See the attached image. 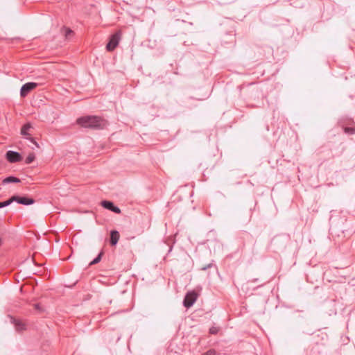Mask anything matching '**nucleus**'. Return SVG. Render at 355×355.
<instances>
[{
    "instance_id": "f257e3e1",
    "label": "nucleus",
    "mask_w": 355,
    "mask_h": 355,
    "mask_svg": "<svg viewBox=\"0 0 355 355\" xmlns=\"http://www.w3.org/2000/svg\"><path fill=\"white\" fill-rule=\"evenodd\" d=\"M77 123L85 128L103 129L107 125V121L96 116H85L78 118Z\"/></svg>"
},
{
    "instance_id": "f03ea898",
    "label": "nucleus",
    "mask_w": 355,
    "mask_h": 355,
    "mask_svg": "<svg viewBox=\"0 0 355 355\" xmlns=\"http://www.w3.org/2000/svg\"><path fill=\"white\" fill-rule=\"evenodd\" d=\"M33 128L30 123H25L21 129V134L26 138L29 140L31 143H33L37 148H39L38 144L36 142L35 139L31 137L32 133L31 132V130Z\"/></svg>"
},
{
    "instance_id": "7ed1b4c3",
    "label": "nucleus",
    "mask_w": 355,
    "mask_h": 355,
    "mask_svg": "<svg viewBox=\"0 0 355 355\" xmlns=\"http://www.w3.org/2000/svg\"><path fill=\"white\" fill-rule=\"evenodd\" d=\"M10 200L12 202H17L19 204L24 205H30L34 203L35 200L32 198H29L26 196H17L15 195L10 198Z\"/></svg>"
},
{
    "instance_id": "20e7f679",
    "label": "nucleus",
    "mask_w": 355,
    "mask_h": 355,
    "mask_svg": "<svg viewBox=\"0 0 355 355\" xmlns=\"http://www.w3.org/2000/svg\"><path fill=\"white\" fill-rule=\"evenodd\" d=\"M198 298V295L195 291L188 292L183 300V305L186 308H190L196 302Z\"/></svg>"
},
{
    "instance_id": "39448f33",
    "label": "nucleus",
    "mask_w": 355,
    "mask_h": 355,
    "mask_svg": "<svg viewBox=\"0 0 355 355\" xmlns=\"http://www.w3.org/2000/svg\"><path fill=\"white\" fill-rule=\"evenodd\" d=\"M120 40L119 33H115L110 37L109 42L106 45L107 51H112L118 46Z\"/></svg>"
},
{
    "instance_id": "423d86ee",
    "label": "nucleus",
    "mask_w": 355,
    "mask_h": 355,
    "mask_svg": "<svg viewBox=\"0 0 355 355\" xmlns=\"http://www.w3.org/2000/svg\"><path fill=\"white\" fill-rule=\"evenodd\" d=\"M8 317L10 319L11 324H14L15 330L18 332L23 331L26 329V325L24 322L19 319H16L13 316L8 315Z\"/></svg>"
},
{
    "instance_id": "0eeeda50",
    "label": "nucleus",
    "mask_w": 355,
    "mask_h": 355,
    "mask_svg": "<svg viewBox=\"0 0 355 355\" xmlns=\"http://www.w3.org/2000/svg\"><path fill=\"white\" fill-rule=\"evenodd\" d=\"M37 83L29 82L22 85L20 89V95L21 97H25L28 94L37 87Z\"/></svg>"
},
{
    "instance_id": "6e6552de",
    "label": "nucleus",
    "mask_w": 355,
    "mask_h": 355,
    "mask_svg": "<svg viewBox=\"0 0 355 355\" xmlns=\"http://www.w3.org/2000/svg\"><path fill=\"white\" fill-rule=\"evenodd\" d=\"M6 158L10 163L18 162L22 159V157L19 153L12 150L6 152Z\"/></svg>"
},
{
    "instance_id": "1a4fd4ad",
    "label": "nucleus",
    "mask_w": 355,
    "mask_h": 355,
    "mask_svg": "<svg viewBox=\"0 0 355 355\" xmlns=\"http://www.w3.org/2000/svg\"><path fill=\"white\" fill-rule=\"evenodd\" d=\"M102 207L106 209L112 211L116 214H119L121 212L120 209L114 205V204L110 200H103L101 202Z\"/></svg>"
},
{
    "instance_id": "9d476101",
    "label": "nucleus",
    "mask_w": 355,
    "mask_h": 355,
    "mask_svg": "<svg viewBox=\"0 0 355 355\" xmlns=\"http://www.w3.org/2000/svg\"><path fill=\"white\" fill-rule=\"evenodd\" d=\"M119 239V233L116 230H112L110 232V242L111 245L114 246L117 244Z\"/></svg>"
},
{
    "instance_id": "9b49d317",
    "label": "nucleus",
    "mask_w": 355,
    "mask_h": 355,
    "mask_svg": "<svg viewBox=\"0 0 355 355\" xmlns=\"http://www.w3.org/2000/svg\"><path fill=\"white\" fill-rule=\"evenodd\" d=\"M20 182H21V180L16 177L8 176V177H6V178H4L2 182L3 184H9V183H18Z\"/></svg>"
},
{
    "instance_id": "f8f14e48",
    "label": "nucleus",
    "mask_w": 355,
    "mask_h": 355,
    "mask_svg": "<svg viewBox=\"0 0 355 355\" xmlns=\"http://www.w3.org/2000/svg\"><path fill=\"white\" fill-rule=\"evenodd\" d=\"M102 255H103V252H100L98 256L94 258L89 263V265H94V264H96L98 263V262L101 261V258H102Z\"/></svg>"
},
{
    "instance_id": "ddd939ff",
    "label": "nucleus",
    "mask_w": 355,
    "mask_h": 355,
    "mask_svg": "<svg viewBox=\"0 0 355 355\" xmlns=\"http://www.w3.org/2000/svg\"><path fill=\"white\" fill-rule=\"evenodd\" d=\"M35 158V155L33 153H30L26 158L25 163L27 164H29L34 161Z\"/></svg>"
},
{
    "instance_id": "4468645a",
    "label": "nucleus",
    "mask_w": 355,
    "mask_h": 355,
    "mask_svg": "<svg viewBox=\"0 0 355 355\" xmlns=\"http://www.w3.org/2000/svg\"><path fill=\"white\" fill-rule=\"evenodd\" d=\"M12 203V200H10V198L5 201H0V209L7 207Z\"/></svg>"
},
{
    "instance_id": "2eb2a0df",
    "label": "nucleus",
    "mask_w": 355,
    "mask_h": 355,
    "mask_svg": "<svg viewBox=\"0 0 355 355\" xmlns=\"http://www.w3.org/2000/svg\"><path fill=\"white\" fill-rule=\"evenodd\" d=\"M345 132L349 135L355 134V128L351 127H347L345 128Z\"/></svg>"
},
{
    "instance_id": "dca6fc26",
    "label": "nucleus",
    "mask_w": 355,
    "mask_h": 355,
    "mask_svg": "<svg viewBox=\"0 0 355 355\" xmlns=\"http://www.w3.org/2000/svg\"><path fill=\"white\" fill-rule=\"evenodd\" d=\"M213 266V263H208L205 266H202V268H200L202 270H207V269L211 268Z\"/></svg>"
},
{
    "instance_id": "f3484780",
    "label": "nucleus",
    "mask_w": 355,
    "mask_h": 355,
    "mask_svg": "<svg viewBox=\"0 0 355 355\" xmlns=\"http://www.w3.org/2000/svg\"><path fill=\"white\" fill-rule=\"evenodd\" d=\"M218 331V329L216 327H211L209 329V333L211 334H216Z\"/></svg>"
},
{
    "instance_id": "a211bd4d",
    "label": "nucleus",
    "mask_w": 355,
    "mask_h": 355,
    "mask_svg": "<svg viewBox=\"0 0 355 355\" xmlns=\"http://www.w3.org/2000/svg\"><path fill=\"white\" fill-rule=\"evenodd\" d=\"M34 307H35V309L38 311L39 312H42L43 311V309L42 307L40 306V304H35L34 305Z\"/></svg>"
},
{
    "instance_id": "6ab92c4d",
    "label": "nucleus",
    "mask_w": 355,
    "mask_h": 355,
    "mask_svg": "<svg viewBox=\"0 0 355 355\" xmlns=\"http://www.w3.org/2000/svg\"><path fill=\"white\" fill-rule=\"evenodd\" d=\"M72 33H73V31L71 29L67 28L65 31V37L67 38H69Z\"/></svg>"
},
{
    "instance_id": "aec40b11",
    "label": "nucleus",
    "mask_w": 355,
    "mask_h": 355,
    "mask_svg": "<svg viewBox=\"0 0 355 355\" xmlns=\"http://www.w3.org/2000/svg\"><path fill=\"white\" fill-rule=\"evenodd\" d=\"M216 352L214 349H209L207 352L202 354V355H215Z\"/></svg>"
}]
</instances>
